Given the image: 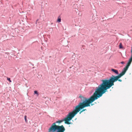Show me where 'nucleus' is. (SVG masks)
Masks as SVG:
<instances>
[{
  "label": "nucleus",
  "mask_w": 132,
  "mask_h": 132,
  "mask_svg": "<svg viewBox=\"0 0 132 132\" xmlns=\"http://www.w3.org/2000/svg\"><path fill=\"white\" fill-rule=\"evenodd\" d=\"M86 109H84L82 110L81 111V112H80V114L81 112H83L84 111H86Z\"/></svg>",
  "instance_id": "nucleus-13"
},
{
  "label": "nucleus",
  "mask_w": 132,
  "mask_h": 132,
  "mask_svg": "<svg viewBox=\"0 0 132 132\" xmlns=\"http://www.w3.org/2000/svg\"><path fill=\"white\" fill-rule=\"evenodd\" d=\"M121 63L122 64H123L125 63V62L123 61H122L121 62Z\"/></svg>",
  "instance_id": "nucleus-14"
},
{
  "label": "nucleus",
  "mask_w": 132,
  "mask_h": 132,
  "mask_svg": "<svg viewBox=\"0 0 132 132\" xmlns=\"http://www.w3.org/2000/svg\"><path fill=\"white\" fill-rule=\"evenodd\" d=\"M34 92L35 94H36L37 95H38V93L37 92V91H34Z\"/></svg>",
  "instance_id": "nucleus-10"
},
{
  "label": "nucleus",
  "mask_w": 132,
  "mask_h": 132,
  "mask_svg": "<svg viewBox=\"0 0 132 132\" xmlns=\"http://www.w3.org/2000/svg\"><path fill=\"white\" fill-rule=\"evenodd\" d=\"M119 48H122V44L121 43H120V45H119Z\"/></svg>",
  "instance_id": "nucleus-11"
},
{
  "label": "nucleus",
  "mask_w": 132,
  "mask_h": 132,
  "mask_svg": "<svg viewBox=\"0 0 132 132\" xmlns=\"http://www.w3.org/2000/svg\"><path fill=\"white\" fill-rule=\"evenodd\" d=\"M93 105V104H92V105Z\"/></svg>",
  "instance_id": "nucleus-16"
},
{
  "label": "nucleus",
  "mask_w": 132,
  "mask_h": 132,
  "mask_svg": "<svg viewBox=\"0 0 132 132\" xmlns=\"http://www.w3.org/2000/svg\"><path fill=\"white\" fill-rule=\"evenodd\" d=\"M111 70L113 72H114L116 74L118 75V71L117 70L112 69H111Z\"/></svg>",
  "instance_id": "nucleus-5"
},
{
  "label": "nucleus",
  "mask_w": 132,
  "mask_h": 132,
  "mask_svg": "<svg viewBox=\"0 0 132 132\" xmlns=\"http://www.w3.org/2000/svg\"><path fill=\"white\" fill-rule=\"evenodd\" d=\"M123 75L121 73L118 76H112V77H110L109 80H102V83L98 87H96L95 92L94 94L92 96V97L95 100H96L101 96L107 89L114 85V82L117 81L119 78Z\"/></svg>",
  "instance_id": "nucleus-1"
},
{
  "label": "nucleus",
  "mask_w": 132,
  "mask_h": 132,
  "mask_svg": "<svg viewBox=\"0 0 132 132\" xmlns=\"http://www.w3.org/2000/svg\"><path fill=\"white\" fill-rule=\"evenodd\" d=\"M7 80H8V81H9L10 82H11V81L10 80V78H9L8 77H7Z\"/></svg>",
  "instance_id": "nucleus-9"
},
{
  "label": "nucleus",
  "mask_w": 132,
  "mask_h": 132,
  "mask_svg": "<svg viewBox=\"0 0 132 132\" xmlns=\"http://www.w3.org/2000/svg\"><path fill=\"white\" fill-rule=\"evenodd\" d=\"M63 121V120L57 121L53 123L48 129V132H64L65 129L63 125L59 126L56 125V123H60Z\"/></svg>",
  "instance_id": "nucleus-3"
},
{
  "label": "nucleus",
  "mask_w": 132,
  "mask_h": 132,
  "mask_svg": "<svg viewBox=\"0 0 132 132\" xmlns=\"http://www.w3.org/2000/svg\"><path fill=\"white\" fill-rule=\"evenodd\" d=\"M126 72H125V71H124L123 70L122 71V72L121 73L123 75H124Z\"/></svg>",
  "instance_id": "nucleus-12"
},
{
  "label": "nucleus",
  "mask_w": 132,
  "mask_h": 132,
  "mask_svg": "<svg viewBox=\"0 0 132 132\" xmlns=\"http://www.w3.org/2000/svg\"><path fill=\"white\" fill-rule=\"evenodd\" d=\"M79 97L80 98L81 102L79 103L78 105L76 106L75 110L69 113L67 116V117L64 118L65 123L70 124L69 121L71 120L80 110L85 107L90 106V104L95 100L92 96L88 99L81 95H80Z\"/></svg>",
  "instance_id": "nucleus-2"
},
{
  "label": "nucleus",
  "mask_w": 132,
  "mask_h": 132,
  "mask_svg": "<svg viewBox=\"0 0 132 132\" xmlns=\"http://www.w3.org/2000/svg\"><path fill=\"white\" fill-rule=\"evenodd\" d=\"M24 119L26 122H27V116H25L24 117Z\"/></svg>",
  "instance_id": "nucleus-7"
},
{
  "label": "nucleus",
  "mask_w": 132,
  "mask_h": 132,
  "mask_svg": "<svg viewBox=\"0 0 132 132\" xmlns=\"http://www.w3.org/2000/svg\"><path fill=\"white\" fill-rule=\"evenodd\" d=\"M129 67V66L126 65V67L123 69V70L124 71H125V72H126V71H127L128 68Z\"/></svg>",
  "instance_id": "nucleus-6"
},
{
  "label": "nucleus",
  "mask_w": 132,
  "mask_h": 132,
  "mask_svg": "<svg viewBox=\"0 0 132 132\" xmlns=\"http://www.w3.org/2000/svg\"><path fill=\"white\" fill-rule=\"evenodd\" d=\"M131 56L129 60L128 63H127L126 65L129 67L132 61V50H131Z\"/></svg>",
  "instance_id": "nucleus-4"
},
{
  "label": "nucleus",
  "mask_w": 132,
  "mask_h": 132,
  "mask_svg": "<svg viewBox=\"0 0 132 132\" xmlns=\"http://www.w3.org/2000/svg\"><path fill=\"white\" fill-rule=\"evenodd\" d=\"M118 81H120V82H121V81H122V80H121V79H119V80H118Z\"/></svg>",
  "instance_id": "nucleus-15"
},
{
  "label": "nucleus",
  "mask_w": 132,
  "mask_h": 132,
  "mask_svg": "<svg viewBox=\"0 0 132 132\" xmlns=\"http://www.w3.org/2000/svg\"><path fill=\"white\" fill-rule=\"evenodd\" d=\"M57 21L59 22H60L61 21V18H58L57 20Z\"/></svg>",
  "instance_id": "nucleus-8"
}]
</instances>
